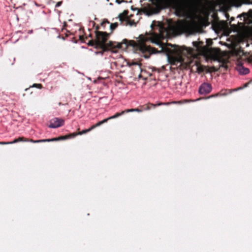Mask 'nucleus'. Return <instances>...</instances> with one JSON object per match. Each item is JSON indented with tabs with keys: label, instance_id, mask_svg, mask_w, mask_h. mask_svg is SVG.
Instances as JSON below:
<instances>
[{
	"label": "nucleus",
	"instance_id": "obj_1",
	"mask_svg": "<svg viewBox=\"0 0 252 252\" xmlns=\"http://www.w3.org/2000/svg\"><path fill=\"white\" fill-rule=\"evenodd\" d=\"M157 29L158 33L153 32L150 36L140 35L137 41L124 39L121 42L110 41L107 43L106 41L110 34L106 32H96V47H99L103 52L111 51L113 53H117L119 49H126L128 46H131L136 52L148 59L152 54L168 52L166 46H171L169 43L165 45L161 41L164 38V32H167L166 30L163 26L158 27Z\"/></svg>",
	"mask_w": 252,
	"mask_h": 252
},
{
	"label": "nucleus",
	"instance_id": "obj_2",
	"mask_svg": "<svg viewBox=\"0 0 252 252\" xmlns=\"http://www.w3.org/2000/svg\"><path fill=\"white\" fill-rule=\"evenodd\" d=\"M152 3L155 5L156 12L170 7L175 10L178 17H185L193 10L195 5V0H154Z\"/></svg>",
	"mask_w": 252,
	"mask_h": 252
},
{
	"label": "nucleus",
	"instance_id": "obj_3",
	"mask_svg": "<svg viewBox=\"0 0 252 252\" xmlns=\"http://www.w3.org/2000/svg\"><path fill=\"white\" fill-rule=\"evenodd\" d=\"M107 120L106 119H105L103 120L102 121H101L96 124L93 125L90 128L87 129L83 130L82 131L79 132H73L72 133H70L69 134L64 135V136H59L58 137L56 138H53L51 139H40V140H34L32 139H31L30 142L33 143H42V142H53V141H56L58 140H66L68 138H72L78 135H82L83 134H85L88 132H90L91 130L94 129L95 127L99 126H101V125L107 122Z\"/></svg>",
	"mask_w": 252,
	"mask_h": 252
},
{
	"label": "nucleus",
	"instance_id": "obj_4",
	"mask_svg": "<svg viewBox=\"0 0 252 252\" xmlns=\"http://www.w3.org/2000/svg\"><path fill=\"white\" fill-rule=\"evenodd\" d=\"M238 17H243L244 22H238L237 25H231V27L235 32H238L242 29L248 28L249 30V35L250 36H252V26H246V24L250 25L252 23V9H250L249 10L248 14L243 13Z\"/></svg>",
	"mask_w": 252,
	"mask_h": 252
},
{
	"label": "nucleus",
	"instance_id": "obj_5",
	"mask_svg": "<svg viewBox=\"0 0 252 252\" xmlns=\"http://www.w3.org/2000/svg\"><path fill=\"white\" fill-rule=\"evenodd\" d=\"M194 100L191 99H184L183 100L181 101H172L171 102H165V103H162L160 102L157 104H154L151 103H148V104L146 105H144L141 106L142 109H140L139 108H135L134 109V112H141L143 110H150L151 108H155L157 106H161L163 105H169L170 104H183L184 103L186 102H192L194 101Z\"/></svg>",
	"mask_w": 252,
	"mask_h": 252
},
{
	"label": "nucleus",
	"instance_id": "obj_6",
	"mask_svg": "<svg viewBox=\"0 0 252 252\" xmlns=\"http://www.w3.org/2000/svg\"><path fill=\"white\" fill-rule=\"evenodd\" d=\"M64 121L61 118H54L50 120L49 127L50 128H57L63 126Z\"/></svg>",
	"mask_w": 252,
	"mask_h": 252
},
{
	"label": "nucleus",
	"instance_id": "obj_7",
	"mask_svg": "<svg viewBox=\"0 0 252 252\" xmlns=\"http://www.w3.org/2000/svg\"><path fill=\"white\" fill-rule=\"evenodd\" d=\"M212 89V86L210 84L204 83L199 87V93L201 94H208L211 92Z\"/></svg>",
	"mask_w": 252,
	"mask_h": 252
},
{
	"label": "nucleus",
	"instance_id": "obj_8",
	"mask_svg": "<svg viewBox=\"0 0 252 252\" xmlns=\"http://www.w3.org/2000/svg\"><path fill=\"white\" fill-rule=\"evenodd\" d=\"M31 139H29L24 137H19L18 138L15 139L12 141L4 142L0 141V145H9L12 144L19 142H30Z\"/></svg>",
	"mask_w": 252,
	"mask_h": 252
},
{
	"label": "nucleus",
	"instance_id": "obj_9",
	"mask_svg": "<svg viewBox=\"0 0 252 252\" xmlns=\"http://www.w3.org/2000/svg\"><path fill=\"white\" fill-rule=\"evenodd\" d=\"M134 112V109H126L124 111H122L121 112H117L114 115L111 116L109 118H106L107 121H108L109 120L117 118L123 114L128 113V112Z\"/></svg>",
	"mask_w": 252,
	"mask_h": 252
},
{
	"label": "nucleus",
	"instance_id": "obj_10",
	"mask_svg": "<svg viewBox=\"0 0 252 252\" xmlns=\"http://www.w3.org/2000/svg\"><path fill=\"white\" fill-rule=\"evenodd\" d=\"M118 18L119 19V20L121 21V24L125 25V23L127 22V20L128 19V17H126L125 15H124V14L120 13L119 16Z\"/></svg>",
	"mask_w": 252,
	"mask_h": 252
},
{
	"label": "nucleus",
	"instance_id": "obj_11",
	"mask_svg": "<svg viewBox=\"0 0 252 252\" xmlns=\"http://www.w3.org/2000/svg\"><path fill=\"white\" fill-rule=\"evenodd\" d=\"M240 73L243 74H246L249 73V69L247 68H244L243 66L239 67Z\"/></svg>",
	"mask_w": 252,
	"mask_h": 252
},
{
	"label": "nucleus",
	"instance_id": "obj_12",
	"mask_svg": "<svg viewBox=\"0 0 252 252\" xmlns=\"http://www.w3.org/2000/svg\"><path fill=\"white\" fill-rule=\"evenodd\" d=\"M252 80H250V81L246 83L245 84H244L243 86H240L238 88H237V89H236L234 91H239V90H242L247 87L249 86V85L251 83Z\"/></svg>",
	"mask_w": 252,
	"mask_h": 252
},
{
	"label": "nucleus",
	"instance_id": "obj_13",
	"mask_svg": "<svg viewBox=\"0 0 252 252\" xmlns=\"http://www.w3.org/2000/svg\"><path fill=\"white\" fill-rule=\"evenodd\" d=\"M129 25L130 26H135L136 23L134 22V20H132L128 18V20H127V22L125 23V25Z\"/></svg>",
	"mask_w": 252,
	"mask_h": 252
},
{
	"label": "nucleus",
	"instance_id": "obj_14",
	"mask_svg": "<svg viewBox=\"0 0 252 252\" xmlns=\"http://www.w3.org/2000/svg\"><path fill=\"white\" fill-rule=\"evenodd\" d=\"M118 26V23H112L110 24V28L111 31V32Z\"/></svg>",
	"mask_w": 252,
	"mask_h": 252
},
{
	"label": "nucleus",
	"instance_id": "obj_15",
	"mask_svg": "<svg viewBox=\"0 0 252 252\" xmlns=\"http://www.w3.org/2000/svg\"><path fill=\"white\" fill-rule=\"evenodd\" d=\"M201 43H202V42H197V41H194L192 42L193 46L195 47V48H196V49L198 51L200 50V44Z\"/></svg>",
	"mask_w": 252,
	"mask_h": 252
},
{
	"label": "nucleus",
	"instance_id": "obj_16",
	"mask_svg": "<svg viewBox=\"0 0 252 252\" xmlns=\"http://www.w3.org/2000/svg\"><path fill=\"white\" fill-rule=\"evenodd\" d=\"M88 44L89 46H93L94 45H95L96 46V40L95 39H91L89 41Z\"/></svg>",
	"mask_w": 252,
	"mask_h": 252
},
{
	"label": "nucleus",
	"instance_id": "obj_17",
	"mask_svg": "<svg viewBox=\"0 0 252 252\" xmlns=\"http://www.w3.org/2000/svg\"><path fill=\"white\" fill-rule=\"evenodd\" d=\"M230 90H222L221 92H220V94L221 95H227L229 93H230Z\"/></svg>",
	"mask_w": 252,
	"mask_h": 252
},
{
	"label": "nucleus",
	"instance_id": "obj_18",
	"mask_svg": "<svg viewBox=\"0 0 252 252\" xmlns=\"http://www.w3.org/2000/svg\"><path fill=\"white\" fill-rule=\"evenodd\" d=\"M182 62V58L181 57H179L177 59H175L174 61V63H173L172 64H176V62L181 63Z\"/></svg>",
	"mask_w": 252,
	"mask_h": 252
},
{
	"label": "nucleus",
	"instance_id": "obj_19",
	"mask_svg": "<svg viewBox=\"0 0 252 252\" xmlns=\"http://www.w3.org/2000/svg\"><path fill=\"white\" fill-rule=\"evenodd\" d=\"M109 22L107 19H104L101 23V26L104 28L106 24H109Z\"/></svg>",
	"mask_w": 252,
	"mask_h": 252
},
{
	"label": "nucleus",
	"instance_id": "obj_20",
	"mask_svg": "<svg viewBox=\"0 0 252 252\" xmlns=\"http://www.w3.org/2000/svg\"><path fill=\"white\" fill-rule=\"evenodd\" d=\"M32 87H36L38 89H41L42 88V85L41 84H33Z\"/></svg>",
	"mask_w": 252,
	"mask_h": 252
},
{
	"label": "nucleus",
	"instance_id": "obj_21",
	"mask_svg": "<svg viewBox=\"0 0 252 252\" xmlns=\"http://www.w3.org/2000/svg\"><path fill=\"white\" fill-rule=\"evenodd\" d=\"M131 64L132 65H139V68H141V63H140L133 62V63H132Z\"/></svg>",
	"mask_w": 252,
	"mask_h": 252
},
{
	"label": "nucleus",
	"instance_id": "obj_22",
	"mask_svg": "<svg viewBox=\"0 0 252 252\" xmlns=\"http://www.w3.org/2000/svg\"><path fill=\"white\" fill-rule=\"evenodd\" d=\"M213 50H214V49H213V48L208 49L207 52H208V53H209L210 54H212L213 53Z\"/></svg>",
	"mask_w": 252,
	"mask_h": 252
},
{
	"label": "nucleus",
	"instance_id": "obj_23",
	"mask_svg": "<svg viewBox=\"0 0 252 252\" xmlns=\"http://www.w3.org/2000/svg\"><path fill=\"white\" fill-rule=\"evenodd\" d=\"M100 29V27L98 25H96L95 27V34H96V32H99L98 30H99Z\"/></svg>",
	"mask_w": 252,
	"mask_h": 252
},
{
	"label": "nucleus",
	"instance_id": "obj_24",
	"mask_svg": "<svg viewBox=\"0 0 252 252\" xmlns=\"http://www.w3.org/2000/svg\"><path fill=\"white\" fill-rule=\"evenodd\" d=\"M128 13V10H124V12L122 13L124 14V15H125L126 17H127Z\"/></svg>",
	"mask_w": 252,
	"mask_h": 252
},
{
	"label": "nucleus",
	"instance_id": "obj_25",
	"mask_svg": "<svg viewBox=\"0 0 252 252\" xmlns=\"http://www.w3.org/2000/svg\"><path fill=\"white\" fill-rule=\"evenodd\" d=\"M62 3H63V2L62 1L58 2L56 4L55 7H58L60 6L61 5V4H62Z\"/></svg>",
	"mask_w": 252,
	"mask_h": 252
},
{
	"label": "nucleus",
	"instance_id": "obj_26",
	"mask_svg": "<svg viewBox=\"0 0 252 252\" xmlns=\"http://www.w3.org/2000/svg\"><path fill=\"white\" fill-rule=\"evenodd\" d=\"M197 69L199 72H202L203 71V69L202 67H198Z\"/></svg>",
	"mask_w": 252,
	"mask_h": 252
},
{
	"label": "nucleus",
	"instance_id": "obj_27",
	"mask_svg": "<svg viewBox=\"0 0 252 252\" xmlns=\"http://www.w3.org/2000/svg\"><path fill=\"white\" fill-rule=\"evenodd\" d=\"M79 39L81 41L84 40V36L83 35H80L79 36Z\"/></svg>",
	"mask_w": 252,
	"mask_h": 252
},
{
	"label": "nucleus",
	"instance_id": "obj_28",
	"mask_svg": "<svg viewBox=\"0 0 252 252\" xmlns=\"http://www.w3.org/2000/svg\"><path fill=\"white\" fill-rule=\"evenodd\" d=\"M116 2H117L118 4L121 3V0H116Z\"/></svg>",
	"mask_w": 252,
	"mask_h": 252
},
{
	"label": "nucleus",
	"instance_id": "obj_29",
	"mask_svg": "<svg viewBox=\"0 0 252 252\" xmlns=\"http://www.w3.org/2000/svg\"><path fill=\"white\" fill-rule=\"evenodd\" d=\"M121 3H123V2H127V1H126V0H121Z\"/></svg>",
	"mask_w": 252,
	"mask_h": 252
},
{
	"label": "nucleus",
	"instance_id": "obj_30",
	"mask_svg": "<svg viewBox=\"0 0 252 252\" xmlns=\"http://www.w3.org/2000/svg\"><path fill=\"white\" fill-rule=\"evenodd\" d=\"M30 90V88H27L25 89V91L27 92V91H29Z\"/></svg>",
	"mask_w": 252,
	"mask_h": 252
},
{
	"label": "nucleus",
	"instance_id": "obj_31",
	"mask_svg": "<svg viewBox=\"0 0 252 252\" xmlns=\"http://www.w3.org/2000/svg\"><path fill=\"white\" fill-rule=\"evenodd\" d=\"M154 26H155V25H154L153 24L151 25V27H152V29H154Z\"/></svg>",
	"mask_w": 252,
	"mask_h": 252
},
{
	"label": "nucleus",
	"instance_id": "obj_32",
	"mask_svg": "<svg viewBox=\"0 0 252 252\" xmlns=\"http://www.w3.org/2000/svg\"><path fill=\"white\" fill-rule=\"evenodd\" d=\"M249 62H250V63L252 61V59H251V57H250V58H249Z\"/></svg>",
	"mask_w": 252,
	"mask_h": 252
},
{
	"label": "nucleus",
	"instance_id": "obj_33",
	"mask_svg": "<svg viewBox=\"0 0 252 252\" xmlns=\"http://www.w3.org/2000/svg\"><path fill=\"white\" fill-rule=\"evenodd\" d=\"M89 37L92 38L93 37L92 34H89Z\"/></svg>",
	"mask_w": 252,
	"mask_h": 252
},
{
	"label": "nucleus",
	"instance_id": "obj_34",
	"mask_svg": "<svg viewBox=\"0 0 252 252\" xmlns=\"http://www.w3.org/2000/svg\"><path fill=\"white\" fill-rule=\"evenodd\" d=\"M62 104V103H61V102H59V105H61Z\"/></svg>",
	"mask_w": 252,
	"mask_h": 252
},
{
	"label": "nucleus",
	"instance_id": "obj_35",
	"mask_svg": "<svg viewBox=\"0 0 252 252\" xmlns=\"http://www.w3.org/2000/svg\"><path fill=\"white\" fill-rule=\"evenodd\" d=\"M234 19V18L233 17L231 18V20H233Z\"/></svg>",
	"mask_w": 252,
	"mask_h": 252
},
{
	"label": "nucleus",
	"instance_id": "obj_36",
	"mask_svg": "<svg viewBox=\"0 0 252 252\" xmlns=\"http://www.w3.org/2000/svg\"><path fill=\"white\" fill-rule=\"evenodd\" d=\"M110 5H113V4L112 3H110Z\"/></svg>",
	"mask_w": 252,
	"mask_h": 252
},
{
	"label": "nucleus",
	"instance_id": "obj_37",
	"mask_svg": "<svg viewBox=\"0 0 252 252\" xmlns=\"http://www.w3.org/2000/svg\"><path fill=\"white\" fill-rule=\"evenodd\" d=\"M107 0V1H109V0Z\"/></svg>",
	"mask_w": 252,
	"mask_h": 252
}]
</instances>
